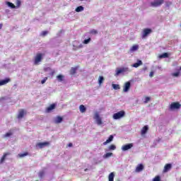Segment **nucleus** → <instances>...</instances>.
I'll return each mask as SVG.
<instances>
[{
    "label": "nucleus",
    "instance_id": "bb28decb",
    "mask_svg": "<svg viewBox=\"0 0 181 181\" xmlns=\"http://www.w3.org/2000/svg\"><path fill=\"white\" fill-rule=\"evenodd\" d=\"M141 64H142V61L139 60L137 63H134L132 66L133 67H139V66H141Z\"/></svg>",
    "mask_w": 181,
    "mask_h": 181
},
{
    "label": "nucleus",
    "instance_id": "a18cd8bd",
    "mask_svg": "<svg viewBox=\"0 0 181 181\" xmlns=\"http://www.w3.org/2000/svg\"><path fill=\"white\" fill-rule=\"evenodd\" d=\"M2 26H4V24L0 23V30H1V29H2Z\"/></svg>",
    "mask_w": 181,
    "mask_h": 181
},
{
    "label": "nucleus",
    "instance_id": "473e14b6",
    "mask_svg": "<svg viewBox=\"0 0 181 181\" xmlns=\"http://www.w3.org/2000/svg\"><path fill=\"white\" fill-rule=\"evenodd\" d=\"M7 5L10 6L12 9L15 8V5L11 2H7Z\"/></svg>",
    "mask_w": 181,
    "mask_h": 181
},
{
    "label": "nucleus",
    "instance_id": "09e8293b",
    "mask_svg": "<svg viewBox=\"0 0 181 181\" xmlns=\"http://www.w3.org/2000/svg\"><path fill=\"white\" fill-rule=\"evenodd\" d=\"M180 70H181V66L180 67Z\"/></svg>",
    "mask_w": 181,
    "mask_h": 181
},
{
    "label": "nucleus",
    "instance_id": "37998d69",
    "mask_svg": "<svg viewBox=\"0 0 181 181\" xmlns=\"http://www.w3.org/2000/svg\"><path fill=\"white\" fill-rule=\"evenodd\" d=\"M149 76L150 77H153V71H151Z\"/></svg>",
    "mask_w": 181,
    "mask_h": 181
},
{
    "label": "nucleus",
    "instance_id": "6ab92c4d",
    "mask_svg": "<svg viewBox=\"0 0 181 181\" xmlns=\"http://www.w3.org/2000/svg\"><path fill=\"white\" fill-rule=\"evenodd\" d=\"M112 139H114V136L110 135L108 138V139H107L104 143L103 145H107V144H110V142H112Z\"/></svg>",
    "mask_w": 181,
    "mask_h": 181
},
{
    "label": "nucleus",
    "instance_id": "c756f323",
    "mask_svg": "<svg viewBox=\"0 0 181 181\" xmlns=\"http://www.w3.org/2000/svg\"><path fill=\"white\" fill-rule=\"evenodd\" d=\"M89 42H91L90 37H89L88 39L84 40L83 43V45H88Z\"/></svg>",
    "mask_w": 181,
    "mask_h": 181
},
{
    "label": "nucleus",
    "instance_id": "ea45409f",
    "mask_svg": "<svg viewBox=\"0 0 181 181\" xmlns=\"http://www.w3.org/2000/svg\"><path fill=\"white\" fill-rule=\"evenodd\" d=\"M179 74H180V72H175V73H173V76L174 77H179Z\"/></svg>",
    "mask_w": 181,
    "mask_h": 181
},
{
    "label": "nucleus",
    "instance_id": "9b49d317",
    "mask_svg": "<svg viewBox=\"0 0 181 181\" xmlns=\"http://www.w3.org/2000/svg\"><path fill=\"white\" fill-rule=\"evenodd\" d=\"M95 119H96L98 125H101L103 124V120H101V117H100V115H98V113L95 115Z\"/></svg>",
    "mask_w": 181,
    "mask_h": 181
},
{
    "label": "nucleus",
    "instance_id": "aec40b11",
    "mask_svg": "<svg viewBox=\"0 0 181 181\" xmlns=\"http://www.w3.org/2000/svg\"><path fill=\"white\" fill-rule=\"evenodd\" d=\"M158 57L159 59H168V57H169V54L164 52L162 54H160Z\"/></svg>",
    "mask_w": 181,
    "mask_h": 181
},
{
    "label": "nucleus",
    "instance_id": "1a4fd4ad",
    "mask_svg": "<svg viewBox=\"0 0 181 181\" xmlns=\"http://www.w3.org/2000/svg\"><path fill=\"white\" fill-rule=\"evenodd\" d=\"M152 33V30L151 28H145L143 30V35H142V37L143 39L146 37V36H148V35Z\"/></svg>",
    "mask_w": 181,
    "mask_h": 181
},
{
    "label": "nucleus",
    "instance_id": "7ed1b4c3",
    "mask_svg": "<svg viewBox=\"0 0 181 181\" xmlns=\"http://www.w3.org/2000/svg\"><path fill=\"white\" fill-rule=\"evenodd\" d=\"M163 2H165V0H155L151 3V6L158 8V6H160V5L163 4Z\"/></svg>",
    "mask_w": 181,
    "mask_h": 181
},
{
    "label": "nucleus",
    "instance_id": "f704fd0d",
    "mask_svg": "<svg viewBox=\"0 0 181 181\" xmlns=\"http://www.w3.org/2000/svg\"><path fill=\"white\" fill-rule=\"evenodd\" d=\"M90 33H91V35H97V33H98V31H97V30H91L90 31Z\"/></svg>",
    "mask_w": 181,
    "mask_h": 181
},
{
    "label": "nucleus",
    "instance_id": "39448f33",
    "mask_svg": "<svg viewBox=\"0 0 181 181\" xmlns=\"http://www.w3.org/2000/svg\"><path fill=\"white\" fill-rule=\"evenodd\" d=\"M132 148H134V144H127L122 146V151L125 152L126 151H129V149H131Z\"/></svg>",
    "mask_w": 181,
    "mask_h": 181
},
{
    "label": "nucleus",
    "instance_id": "4be33fe9",
    "mask_svg": "<svg viewBox=\"0 0 181 181\" xmlns=\"http://www.w3.org/2000/svg\"><path fill=\"white\" fill-rule=\"evenodd\" d=\"M8 155H9V153H6L3 155V156L0 159V163H4V162L5 161V159H6V156H8Z\"/></svg>",
    "mask_w": 181,
    "mask_h": 181
},
{
    "label": "nucleus",
    "instance_id": "a211bd4d",
    "mask_svg": "<svg viewBox=\"0 0 181 181\" xmlns=\"http://www.w3.org/2000/svg\"><path fill=\"white\" fill-rule=\"evenodd\" d=\"M172 169V164H166L164 167L163 172H169Z\"/></svg>",
    "mask_w": 181,
    "mask_h": 181
},
{
    "label": "nucleus",
    "instance_id": "c03bdc74",
    "mask_svg": "<svg viewBox=\"0 0 181 181\" xmlns=\"http://www.w3.org/2000/svg\"><path fill=\"white\" fill-rule=\"evenodd\" d=\"M68 146H69V148H71V146H73V144L69 143V144H68Z\"/></svg>",
    "mask_w": 181,
    "mask_h": 181
},
{
    "label": "nucleus",
    "instance_id": "72a5a7b5",
    "mask_svg": "<svg viewBox=\"0 0 181 181\" xmlns=\"http://www.w3.org/2000/svg\"><path fill=\"white\" fill-rule=\"evenodd\" d=\"M110 156H112V153H107L104 155V158H110Z\"/></svg>",
    "mask_w": 181,
    "mask_h": 181
},
{
    "label": "nucleus",
    "instance_id": "f257e3e1",
    "mask_svg": "<svg viewBox=\"0 0 181 181\" xmlns=\"http://www.w3.org/2000/svg\"><path fill=\"white\" fill-rule=\"evenodd\" d=\"M44 54L42 53H37L35 57L34 64L37 65L43 59Z\"/></svg>",
    "mask_w": 181,
    "mask_h": 181
},
{
    "label": "nucleus",
    "instance_id": "c9c22d12",
    "mask_svg": "<svg viewBox=\"0 0 181 181\" xmlns=\"http://www.w3.org/2000/svg\"><path fill=\"white\" fill-rule=\"evenodd\" d=\"M153 181H160V176L157 175L153 179Z\"/></svg>",
    "mask_w": 181,
    "mask_h": 181
},
{
    "label": "nucleus",
    "instance_id": "4c0bfd02",
    "mask_svg": "<svg viewBox=\"0 0 181 181\" xmlns=\"http://www.w3.org/2000/svg\"><path fill=\"white\" fill-rule=\"evenodd\" d=\"M12 136V133L11 132H7L5 135H4V138H8V136Z\"/></svg>",
    "mask_w": 181,
    "mask_h": 181
},
{
    "label": "nucleus",
    "instance_id": "20e7f679",
    "mask_svg": "<svg viewBox=\"0 0 181 181\" xmlns=\"http://www.w3.org/2000/svg\"><path fill=\"white\" fill-rule=\"evenodd\" d=\"M128 71H129V69L128 67H123L121 69H117L116 71L115 76H119V74H121V73H127Z\"/></svg>",
    "mask_w": 181,
    "mask_h": 181
},
{
    "label": "nucleus",
    "instance_id": "b1692460",
    "mask_svg": "<svg viewBox=\"0 0 181 181\" xmlns=\"http://www.w3.org/2000/svg\"><path fill=\"white\" fill-rule=\"evenodd\" d=\"M114 177H115L114 173H110L108 176L109 181H114Z\"/></svg>",
    "mask_w": 181,
    "mask_h": 181
},
{
    "label": "nucleus",
    "instance_id": "ddd939ff",
    "mask_svg": "<svg viewBox=\"0 0 181 181\" xmlns=\"http://www.w3.org/2000/svg\"><path fill=\"white\" fill-rule=\"evenodd\" d=\"M56 108V105L54 103L50 105L46 109V112H52L53 110Z\"/></svg>",
    "mask_w": 181,
    "mask_h": 181
},
{
    "label": "nucleus",
    "instance_id": "f8f14e48",
    "mask_svg": "<svg viewBox=\"0 0 181 181\" xmlns=\"http://www.w3.org/2000/svg\"><path fill=\"white\" fill-rule=\"evenodd\" d=\"M144 168L143 164H139L135 169V172H136V173H139V172H142L144 170Z\"/></svg>",
    "mask_w": 181,
    "mask_h": 181
},
{
    "label": "nucleus",
    "instance_id": "e433bc0d",
    "mask_svg": "<svg viewBox=\"0 0 181 181\" xmlns=\"http://www.w3.org/2000/svg\"><path fill=\"white\" fill-rule=\"evenodd\" d=\"M149 101H151V98H149V97H146L144 103H145V104H148V103H149Z\"/></svg>",
    "mask_w": 181,
    "mask_h": 181
},
{
    "label": "nucleus",
    "instance_id": "423d86ee",
    "mask_svg": "<svg viewBox=\"0 0 181 181\" xmlns=\"http://www.w3.org/2000/svg\"><path fill=\"white\" fill-rule=\"evenodd\" d=\"M181 107V105L178 102H173L170 106L171 110H179Z\"/></svg>",
    "mask_w": 181,
    "mask_h": 181
},
{
    "label": "nucleus",
    "instance_id": "0eeeda50",
    "mask_svg": "<svg viewBox=\"0 0 181 181\" xmlns=\"http://www.w3.org/2000/svg\"><path fill=\"white\" fill-rule=\"evenodd\" d=\"M130 88H131V82L129 81L126 82L123 88L124 93H128Z\"/></svg>",
    "mask_w": 181,
    "mask_h": 181
},
{
    "label": "nucleus",
    "instance_id": "4468645a",
    "mask_svg": "<svg viewBox=\"0 0 181 181\" xmlns=\"http://www.w3.org/2000/svg\"><path fill=\"white\" fill-rule=\"evenodd\" d=\"M10 81H11V78H6L4 80H1V81H0V86H5L6 84H8V83H9Z\"/></svg>",
    "mask_w": 181,
    "mask_h": 181
},
{
    "label": "nucleus",
    "instance_id": "c85d7f7f",
    "mask_svg": "<svg viewBox=\"0 0 181 181\" xmlns=\"http://www.w3.org/2000/svg\"><path fill=\"white\" fill-rule=\"evenodd\" d=\"M104 81V76H99L98 83L100 85L103 84Z\"/></svg>",
    "mask_w": 181,
    "mask_h": 181
},
{
    "label": "nucleus",
    "instance_id": "2eb2a0df",
    "mask_svg": "<svg viewBox=\"0 0 181 181\" xmlns=\"http://www.w3.org/2000/svg\"><path fill=\"white\" fill-rule=\"evenodd\" d=\"M148 129H149V127H148V126H144L141 131V135H145V134L148 132Z\"/></svg>",
    "mask_w": 181,
    "mask_h": 181
},
{
    "label": "nucleus",
    "instance_id": "f3484780",
    "mask_svg": "<svg viewBox=\"0 0 181 181\" xmlns=\"http://www.w3.org/2000/svg\"><path fill=\"white\" fill-rule=\"evenodd\" d=\"M63 122V117H60V116H57L54 120V123L55 124H60Z\"/></svg>",
    "mask_w": 181,
    "mask_h": 181
},
{
    "label": "nucleus",
    "instance_id": "a19ab883",
    "mask_svg": "<svg viewBox=\"0 0 181 181\" xmlns=\"http://www.w3.org/2000/svg\"><path fill=\"white\" fill-rule=\"evenodd\" d=\"M47 33H49V32L47 31H42L41 33V36H46V35H47Z\"/></svg>",
    "mask_w": 181,
    "mask_h": 181
},
{
    "label": "nucleus",
    "instance_id": "9d476101",
    "mask_svg": "<svg viewBox=\"0 0 181 181\" xmlns=\"http://www.w3.org/2000/svg\"><path fill=\"white\" fill-rule=\"evenodd\" d=\"M25 115H26V111H25L23 109H21L19 110L17 117L18 119H21V118H23V117H25Z\"/></svg>",
    "mask_w": 181,
    "mask_h": 181
},
{
    "label": "nucleus",
    "instance_id": "49530a36",
    "mask_svg": "<svg viewBox=\"0 0 181 181\" xmlns=\"http://www.w3.org/2000/svg\"><path fill=\"white\" fill-rule=\"evenodd\" d=\"M85 172H87V169L85 170Z\"/></svg>",
    "mask_w": 181,
    "mask_h": 181
},
{
    "label": "nucleus",
    "instance_id": "2f4dec72",
    "mask_svg": "<svg viewBox=\"0 0 181 181\" xmlns=\"http://www.w3.org/2000/svg\"><path fill=\"white\" fill-rule=\"evenodd\" d=\"M116 146H115V145H114V144H112V145H110V146H109V149L110 150V151H115V149H116Z\"/></svg>",
    "mask_w": 181,
    "mask_h": 181
},
{
    "label": "nucleus",
    "instance_id": "7c9ffc66",
    "mask_svg": "<svg viewBox=\"0 0 181 181\" xmlns=\"http://www.w3.org/2000/svg\"><path fill=\"white\" fill-rule=\"evenodd\" d=\"M112 86L114 90H119L120 88L119 85L118 84H112Z\"/></svg>",
    "mask_w": 181,
    "mask_h": 181
},
{
    "label": "nucleus",
    "instance_id": "6e6552de",
    "mask_svg": "<svg viewBox=\"0 0 181 181\" xmlns=\"http://www.w3.org/2000/svg\"><path fill=\"white\" fill-rule=\"evenodd\" d=\"M49 145H50V143H49L48 141H45V142L37 143L36 146H39V148L42 149L43 148H45V146H49Z\"/></svg>",
    "mask_w": 181,
    "mask_h": 181
},
{
    "label": "nucleus",
    "instance_id": "cd10ccee",
    "mask_svg": "<svg viewBox=\"0 0 181 181\" xmlns=\"http://www.w3.org/2000/svg\"><path fill=\"white\" fill-rule=\"evenodd\" d=\"M29 155L28 152H25L23 153L18 154L19 158H25V156H28Z\"/></svg>",
    "mask_w": 181,
    "mask_h": 181
},
{
    "label": "nucleus",
    "instance_id": "79ce46f5",
    "mask_svg": "<svg viewBox=\"0 0 181 181\" xmlns=\"http://www.w3.org/2000/svg\"><path fill=\"white\" fill-rule=\"evenodd\" d=\"M54 73H56V71L54 70H52L49 74L50 76H54Z\"/></svg>",
    "mask_w": 181,
    "mask_h": 181
},
{
    "label": "nucleus",
    "instance_id": "5701e85b",
    "mask_svg": "<svg viewBox=\"0 0 181 181\" xmlns=\"http://www.w3.org/2000/svg\"><path fill=\"white\" fill-rule=\"evenodd\" d=\"M139 49V46L138 45H134L130 49L131 52H136Z\"/></svg>",
    "mask_w": 181,
    "mask_h": 181
},
{
    "label": "nucleus",
    "instance_id": "dca6fc26",
    "mask_svg": "<svg viewBox=\"0 0 181 181\" xmlns=\"http://www.w3.org/2000/svg\"><path fill=\"white\" fill-rule=\"evenodd\" d=\"M79 111L82 114H84V112H86V111H87V108L86 107V106H84V105H81L79 106Z\"/></svg>",
    "mask_w": 181,
    "mask_h": 181
},
{
    "label": "nucleus",
    "instance_id": "412c9836",
    "mask_svg": "<svg viewBox=\"0 0 181 181\" xmlns=\"http://www.w3.org/2000/svg\"><path fill=\"white\" fill-rule=\"evenodd\" d=\"M77 69H78V66L72 67L70 70V74H71L72 76L76 74Z\"/></svg>",
    "mask_w": 181,
    "mask_h": 181
},
{
    "label": "nucleus",
    "instance_id": "a878e982",
    "mask_svg": "<svg viewBox=\"0 0 181 181\" xmlns=\"http://www.w3.org/2000/svg\"><path fill=\"white\" fill-rule=\"evenodd\" d=\"M76 12H81L82 11H84V7L83 6H79L76 8Z\"/></svg>",
    "mask_w": 181,
    "mask_h": 181
},
{
    "label": "nucleus",
    "instance_id": "de8ad7c7",
    "mask_svg": "<svg viewBox=\"0 0 181 181\" xmlns=\"http://www.w3.org/2000/svg\"><path fill=\"white\" fill-rule=\"evenodd\" d=\"M18 4H21V1H18Z\"/></svg>",
    "mask_w": 181,
    "mask_h": 181
},
{
    "label": "nucleus",
    "instance_id": "f03ea898",
    "mask_svg": "<svg viewBox=\"0 0 181 181\" xmlns=\"http://www.w3.org/2000/svg\"><path fill=\"white\" fill-rule=\"evenodd\" d=\"M123 117H125V111L124 110H121L113 115L114 119H119L121 118H123Z\"/></svg>",
    "mask_w": 181,
    "mask_h": 181
},
{
    "label": "nucleus",
    "instance_id": "393cba45",
    "mask_svg": "<svg viewBox=\"0 0 181 181\" xmlns=\"http://www.w3.org/2000/svg\"><path fill=\"white\" fill-rule=\"evenodd\" d=\"M57 78L58 80V81H63V80H64V76L62 75V74H59L58 76H57Z\"/></svg>",
    "mask_w": 181,
    "mask_h": 181
},
{
    "label": "nucleus",
    "instance_id": "58836bf2",
    "mask_svg": "<svg viewBox=\"0 0 181 181\" xmlns=\"http://www.w3.org/2000/svg\"><path fill=\"white\" fill-rule=\"evenodd\" d=\"M47 81V77H45L43 80L41 81L42 84H45Z\"/></svg>",
    "mask_w": 181,
    "mask_h": 181
}]
</instances>
